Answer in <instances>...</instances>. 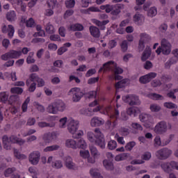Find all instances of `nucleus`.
I'll list each match as a JSON object with an SVG mask.
<instances>
[{
  "label": "nucleus",
  "instance_id": "obj_9",
  "mask_svg": "<svg viewBox=\"0 0 178 178\" xmlns=\"http://www.w3.org/2000/svg\"><path fill=\"white\" fill-rule=\"evenodd\" d=\"M161 168L166 173H170L172 169L178 170V162L171 161L170 163H163L161 164Z\"/></svg>",
  "mask_w": 178,
  "mask_h": 178
},
{
  "label": "nucleus",
  "instance_id": "obj_37",
  "mask_svg": "<svg viewBox=\"0 0 178 178\" xmlns=\"http://www.w3.org/2000/svg\"><path fill=\"white\" fill-rule=\"evenodd\" d=\"M139 119L140 122L143 123H148V122H149V119H151V115L147 114H141L139 115Z\"/></svg>",
  "mask_w": 178,
  "mask_h": 178
},
{
  "label": "nucleus",
  "instance_id": "obj_60",
  "mask_svg": "<svg viewBox=\"0 0 178 178\" xmlns=\"http://www.w3.org/2000/svg\"><path fill=\"white\" fill-rule=\"evenodd\" d=\"M80 156L85 159L87 158H90V152L88 150H81L80 151Z\"/></svg>",
  "mask_w": 178,
  "mask_h": 178
},
{
  "label": "nucleus",
  "instance_id": "obj_59",
  "mask_svg": "<svg viewBox=\"0 0 178 178\" xmlns=\"http://www.w3.org/2000/svg\"><path fill=\"white\" fill-rule=\"evenodd\" d=\"M139 81L141 84H147V83H149V79L148 78V76L145 75V76H140V79H139Z\"/></svg>",
  "mask_w": 178,
  "mask_h": 178
},
{
  "label": "nucleus",
  "instance_id": "obj_21",
  "mask_svg": "<svg viewBox=\"0 0 178 178\" xmlns=\"http://www.w3.org/2000/svg\"><path fill=\"white\" fill-rule=\"evenodd\" d=\"M89 30L91 35L95 38H99V37L101 36V31H99V29H98L97 27L91 26L89 28Z\"/></svg>",
  "mask_w": 178,
  "mask_h": 178
},
{
  "label": "nucleus",
  "instance_id": "obj_42",
  "mask_svg": "<svg viewBox=\"0 0 178 178\" xmlns=\"http://www.w3.org/2000/svg\"><path fill=\"white\" fill-rule=\"evenodd\" d=\"M14 156L17 159H26L27 158L26 155L20 154L17 149H14Z\"/></svg>",
  "mask_w": 178,
  "mask_h": 178
},
{
  "label": "nucleus",
  "instance_id": "obj_23",
  "mask_svg": "<svg viewBox=\"0 0 178 178\" xmlns=\"http://www.w3.org/2000/svg\"><path fill=\"white\" fill-rule=\"evenodd\" d=\"M70 30L72 31H83L84 30V26L81 24H73L70 26Z\"/></svg>",
  "mask_w": 178,
  "mask_h": 178
},
{
  "label": "nucleus",
  "instance_id": "obj_39",
  "mask_svg": "<svg viewBox=\"0 0 178 178\" xmlns=\"http://www.w3.org/2000/svg\"><path fill=\"white\" fill-rule=\"evenodd\" d=\"M120 47L122 52H127V49H129V42L127 40H123L120 44Z\"/></svg>",
  "mask_w": 178,
  "mask_h": 178
},
{
  "label": "nucleus",
  "instance_id": "obj_30",
  "mask_svg": "<svg viewBox=\"0 0 178 178\" xmlns=\"http://www.w3.org/2000/svg\"><path fill=\"white\" fill-rule=\"evenodd\" d=\"M38 126L43 129V127H55V122H51L50 123L46 122H39Z\"/></svg>",
  "mask_w": 178,
  "mask_h": 178
},
{
  "label": "nucleus",
  "instance_id": "obj_18",
  "mask_svg": "<svg viewBox=\"0 0 178 178\" xmlns=\"http://www.w3.org/2000/svg\"><path fill=\"white\" fill-rule=\"evenodd\" d=\"M144 15L138 13H136L134 16V22L136 24H138V26H141L144 23Z\"/></svg>",
  "mask_w": 178,
  "mask_h": 178
},
{
  "label": "nucleus",
  "instance_id": "obj_14",
  "mask_svg": "<svg viewBox=\"0 0 178 178\" xmlns=\"http://www.w3.org/2000/svg\"><path fill=\"white\" fill-rule=\"evenodd\" d=\"M64 160L65 163V166L67 169H70L71 170H76V169H77L76 163L73 162V159H72L70 156H65Z\"/></svg>",
  "mask_w": 178,
  "mask_h": 178
},
{
  "label": "nucleus",
  "instance_id": "obj_5",
  "mask_svg": "<svg viewBox=\"0 0 178 178\" xmlns=\"http://www.w3.org/2000/svg\"><path fill=\"white\" fill-rule=\"evenodd\" d=\"M65 147H67V148H72V149H77V148L86 149V148H87V143H86V140L83 139H79V140L67 139L65 141Z\"/></svg>",
  "mask_w": 178,
  "mask_h": 178
},
{
  "label": "nucleus",
  "instance_id": "obj_61",
  "mask_svg": "<svg viewBox=\"0 0 178 178\" xmlns=\"http://www.w3.org/2000/svg\"><path fill=\"white\" fill-rule=\"evenodd\" d=\"M98 81H99V76L92 77L88 80V84H95V83H98Z\"/></svg>",
  "mask_w": 178,
  "mask_h": 178
},
{
  "label": "nucleus",
  "instance_id": "obj_64",
  "mask_svg": "<svg viewBox=\"0 0 178 178\" xmlns=\"http://www.w3.org/2000/svg\"><path fill=\"white\" fill-rule=\"evenodd\" d=\"M161 80L163 81L169 82L172 80V76L169 74H163L161 76Z\"/></svg>",
  "mask_w": 178,
  "mask_h": 178
},
{
  "label": "nucleus",
  "instance_id": "obj_56",
  "mask_svg": "<svg viewBox=\"0 0 178 178\" xmlns=\"http://www.w3.org/2000/svg\"><path fill=\"white\" fill-rule=\"evenodd\" d=\"M134 147H136V142L131 141V142L128 143L125 145V149H126V151H131V149H133V148H134Z\"/></svg>",
  "mask_w": 178,
  "mask_h": 178
},
{
  "label": "nucleus",
  "instance_id": "obj_51",
  "mask_svg": "<svg viewBox=\"0 0 178 178\" xmlns=\"http://www.w3.org/2000/svg\"><path fill=\"white\" fill-rule=\"evenodd\" d=\"M140 40H142V41H143L145 43L148 42V41L151 40V37H149V35L145 33H140Z\"/></svg>",
  "mask_w": 178,
  "mask_h": 178
},
{
  "label": "nucleus",
  "instance_id": "obj_3",
  "mask_svg": "<svg viewBox=\"0 0 178 178\" xmlns=\"http://www.w3.org/2000/svg\"><path fill=\"white\" fill-rule=\"evenodd\" d=\"M66 108V106L63 101L60 99H58L50 104L47 111L49 113H51L52 115H56L58 112H63Z\"/></svg>",
  "mask_w": 178,
  "mask_h": 178
},
{
  "label": "nucleus",
  "instance_id": "obj_13",
  "mask_svg": "<svg viewBox=\"0 0 178 178\" xmlns=\"http://www.w3.org/2000/svg\"><path fill=\"white\" fill-rule=\"evenodd\" d=\"M40 152H33L29 155V162L32 165H38V162H40Z\"/></svg>",
  "mask_w": 178,
  "mask_h": 178
},
{
  "label": "nucleus",
  "instance_id": "obj_19",
  "mask_svg": "<svg viewBox=\"0 0 178 178\" xmlns=\"http://www.w3.org/2000/svg\"><path fill=\"white\" fill-rule=\"evenodd\" d=\"M112 65L113 66H115V62L114 61H112V60H110L107 63H105L104 65H103V67H101L99 70V73H101L102 72H109V70H111V66H112Z\"/></svg>",
  "mask_w": 178,
  "mask_h": 178
},
{
  "label": "nucleus",
  "instance_id": "obj_53",
  "mask_svg": "<svg viewBox=\"0 0 178 178\" xmlns=\"http://www.w3.org/2000/svg\"><path fill=\"white\" fill-rule=\"evenodd\" d=\"M149 109L152 112H159L161 108V106L156 104H152L150 105Z\"/></svg>",
  "mask_w": 178,
  "mask_h": 178
},
{
  "label": "nucleus",
  "instance_id": "obj_4",
  "mask_svg": "<svg viewBox=\"0 0 178 178\" xmlns=\"http://www.w3.org/2000/svg\"><path fill=\"white\" fill-rule=\"evenodd\" d=\"M79 121L74 120H70L67 124L68 131L71 134H72V137L74 138H80V137L84 134L83 131H79L76 133L77 130H79Z\"/></svg>",
  "mask_w": 178,
  "mask_h": 178
},
{
  "label": "nucleus",
  "instance_id": "obj_54",
  "mask_svg": "<svg viewBox=\"0 0 178 178\" xmlns=\"http://www.w3.org/2000/svg\"><path fill=\"white\" fill-rule=\"evenodd\" d=\"M74 5H76V1L74 0L65 1V6L68 9H72V8H74Z\"/></svg>",
  "mask_w": 178,
  "mask_h": 178
},
{
  "label": "nucleus",
  "instance_id": "obj_45",
  "mask_svg": "<svg viewBox=\"0 0 178 178\" xmlns=\"http://www.w3.org/2000/svg\"><path fill=\"white\" fill-rule=\"evenodd\" d=\"M107 147L108 149H111V151L116 149V147H118V143H116L115 140H111L108 143Z\"/></svg>",
  "mask_w": 178,
  "mask_h": 178
},
{
  "label": "nucleus",
  "instance_id": "obj_15",
  "mask_svg": "<svg viewBox=\"0 0 178 178\" xmlns=\"http://www.w3.org/2000/svg\"><path fill=\"white\" fill-rule=\"evenodd\" d=\"M29 80L30 81H35L38 83V87H44V86H45V81L38 77L36 74H31L29 76Z\"/></svg>",
  "mask_w": 178,
  "mask_h": 178
},
{
  "label": "nucleus",
  "instance_id": "obj_32",
  "mask_svg": "<svg viewBox=\"0 0 178 178\" xmlns=\"http://www.w3.org/2000/svg\"><path fill=\"white\" fill-rule=\"evenodd\" d=\"M127 113L129 116H136L138 113V108L136 107H130L127 110Z\"/></svg>",
  "mask_w": 178,
  "mask_h": 178
},
{
  "label": "nucleus",
  "instance_id": "obj_41",
  "mask_svg": "<svg viewBox=\"0 0 178 178\" xmlns=\"http://www.w3.org/2000/svg\"><path fill=\"white\" fill-rule=\"evenodd\" d=\"M11 94H17L18 95H22L23 94V88L19 87L11 88Z\"/></svg>",
  "mask_w": 178,
  "mask_h": 178
},
{
  "label": "nucleus",
  "instance_id": "obj_11",
  "mask_svg": "<svg viewBox=\"0 0 178 178\" xmlns=\"http://www.w3.org/2000/svg\"><path fill=\"white\" fill-rule=\"evenodd\" d=\"M161 49L162 54L163 55H169L172 52V44L166 39H162L161 40Z\"/></svg>",
  "mask_w": 178,
  "mask_h": 178
},
{
  "label": "nucleus",
  "instance_id": "obj_1",
  "mask_svg": "<svg viewBox=\"0 0 178 178\" xmlns=\"http://www.w3.org/2000/svg\"><path fill=\"white\" fill-rule=\"evenodd\" d=\"M88 140L90 143H93L98 147H101L102 149L105 148V139L104 138V134L99 130V128H96L95 129V134L92 132H88Z\"/></svg>",
  "mask_w": 178,
  "mask_h": 178
},
{
  "label": "nucleus",
  "instance_id": "obj_62",
  "mask_svg": "<svg viewBox=\"0 0 178 178\" xmlns=\"http://www.w3.org/2000/svg\"><path fill=\"white\" fill-rule=\"evenodd\" d=\"M172 55L174 56L171 57L172 59H174L175 62H178V49H175L174 50L172 51Z\"/></svg>",
  "mask_w": 178,
  "mask_h": 178
},
{
  "label": "nucleus",
  "instance_id": "obj_43",
  "mask_svg": "<svg viewBox=\"0 0 178 178\" xmlns=\"http://www.w3.org/2000/svg\"><path fill=\"white\" fill-rule=\"evenodd\" d=\"M46 33L48 34H54L55 33V28L51 23H48L45 28Z\"/></svg>",
  "mask_w": 178,
  "mask_h": 178
},
{
  "label": "nucleus",
  "instance_id": "obj_20",
  "mask_svg": "<svg viewBox=\"0 0 178 178\" xmlns=\"http://www.w3.org/2000/svg\"><path fill=\"white\" fill-rule=\"evenodd\" d=\"M47 6L49 8L46 10L45 15L52 16V15H54V10L52 9H54V8H55L56 6L55 1H47Z\"/></svg>",
  "mask_w": 178,
  "mask_h": 178
},
{
  "label": "nucleus",
  "instance_id": "obj_35",
  "mask_svg": "<svg viewBox=\"0 0 178 178\" xmlns=\"http://www.w3.org/2000/svg\"><path fill=\"white\" fill-rule=\"evenodd\" d=\"M176 63H177V61L175 60V58H169L168 60H167V62L164 64V67L165 69H170V67H172V65H176Z\"/></svg>",
  "mask_w": 178,
  "mask_h": 178
},
{
  "label": "nucleus",
  "instance_id": "obj_57",
  "mask_svg": "<svg viewBox=\"0 0 178 178\" xmlns=\"http://www.w3.org/2000/svg\"><path fill=\"white\" fill-rule=\"evenodd\" d=\"M67 122V118L66 117L60 119L59 120V127L61 129H65L66 127V122Z\"/></svg>",
  "mask_w": 178,
  "mask_h": 178
},
{
  "label": "nucleus",
  "instance_id": "obj_63",
  "mask_svg": "<svg viewBox=\"0 0 178 178\" xmlns=\"http://www.w3.org/2000/svg\"><path fill=\"white\" fill-rule=\"evenodd\" d=\"M49 40L50 41L59 42L60 41V36H59V35L53 34L50 35Z\"/></svg>",
  "mask_w": 178,
  "mask_h": 178
},
{
  "label": "nucleus",
  "instance_id": "obj_26",
  "mask_svg": "<svg viewBox=\"0 0 178 178\" xmlns=\"http://www.w3.org/2000/svg\"><path fill=\"white\" fill-rule=\"evenodd\" d=\"M9 99V92H0V100L3 104H6Z\"/></svg>",
  "mask_w": 178,
  "mask_h": 178
},
{
  "label": "nucleus",
  "instance_id": "obj_6",
  "mask_svg": "<svg viewBox=\"0 0 178 178\" xmlns=\"http://www.w3.org/2000/svg\"><path fill=\"white\" fill-rule=\"evenodd\" d=\"M168 129L170 130L172 129V124H167L165 121H161L155 127V131L157 134H163L168 131Z\"/></svg>",
  "mask_w": 178,
  "mask_h": 178
},
{
  "label": "nucleus",
  "instance_id": "obj_49",
  "mask_svg": "<svg viewBox=\"0 0 178 178\" xmlns=\"http://www.w3.org/2000/svg\"><path fill=\"white\" fill-rule=\"evenodd\" d=\"M52 168H55V169H60L63 168V164L61 161L57 160L52 163Z\"/></svg>",
  "mask_w": 178,
  "mask_h": 178
},
{
  "label": "nucleus",
  "instance_id": "obj_16",
  "mask_svg": "<svg viewBox=\"0 0 178 178\" xmlns=\"http://www.w3.org/2000/svg\"><path fill=\"white\" fill-rule=\"evenodd\" d=\"M1 31L3 34H7L8 35V38H12L15 34V27L12 25H8V27L6 25H3L1 28Z\"/></svg>",
  "mask_w": 178,
  "mask_h": 178
},
{
  "label": "nucleus",
  "instance_id": "obj_12",
  "mask_svg": "<svg viewBox=\"0 0 178 178\" xmlns=\"http://www.w3.org/2000/svg\"><path fill=\"white\" fill-rule=\"evenodd\" d=\"M70 92L72 94V101L74 102H79V101H80L81 97L84 95L79 88H72L70 90Z\"/></svg>",
  "mask_w": 178,
  "mask_h": 178
},
{
  "label": "nucleus",
  "instance_id": "obj_40",
  "mask_svg": "<svg viewBox=\"0 0 178 178\" xmlns=\"http://www.w3.org/2000/svg\"><path fill=\"white\" fill-rule=\"evenodd\" d=\"M119 118V110L115 109L113 114H111L110 115V119H114L113 121V126H116V120H118V118Z\"/></svg>",
  "mask_w": 178,
  "mask_h": 178
},
{
  "label": "nucleus",
  "instance_id": "obj_17",
  "mask_svg": "<svg viewBox=\"0 0 178 178\" xmlns=\"http://www.w3.org/2000/svg\"><path fill=\"white\" fill-rule=\"evenodd\" d=\"M105 123V121L100 118L94 117L90 120V125L92 127H99V126H102Z\"/></svg>",
  "mask_w": 178,
  "mask_h": 178
},
{
  "label": "nucleus",
  "instance_id": "obj_2",
  "mask_svg": "<svg viewBox=\"0 0 178 178\" xmlns=\"http://www.w3.org/2000/svg\"><path fill=\"white\" fill-rule=\"evenodd\" d=\"M2 141L3 144V148L5 149H10V143H12V144H18V145H23L24 143H26V140L17 138V136L15 135H12L10 136V138H8V136L4 135L2 138Z\"/></svg>",
  "mask_w": 178,
  "mask_h": 178
},
{
  "label": "nucleus",
  "instance_id": "obj_25",
  "mask_svg": "<svg viewBox=\"0 0 178 178\" xmlns=\"http://www.w3.org/2000/svg\"><path fill=\"white\" fill-rule=\"evenodd\" d=\"M103 165L107 170H113V163L111 159L103 161Z\"/></svg>",
  "mask_w": 178,
  "mask_h": 178
},
{
  "label": "nucleus",
  "instance_id": "obj_27",
  "mask_svg": "<svg viewBox=\"0 0 178 178\" xmlns=\"http://www.w3.org/2000/svg\"><path fill=\"white\" fill-rule=\"evenodd\" d=\"M32 82L33 83L30 85V80H26V84L27 87H29L28 91H29V92H34V91H35V88H37V83L35 81Z\"/></svg>",
  "mask_w": 178,
  "mask_h": 178
},
{
  "label": "nucleus",
  "instance_id": "obj_38",
  "mask_svg": "<svg viewBox=\"0 0 178 178\" xmlns=\"http://www.w3.org/2000/svg\"><path fill=\"white\" fill-rule=\"evenodd\" d=\"M149 98L154 99V101H159V99H163V97L159 94L150 93L148 95Z\"/></svg>",
  "mask_w": 178,
  "mask_h": 178
},
{
  "label": "nucleus",
  "instance_id": "obj_55",
  "mask_svg": "<svg viewBox=\"0 0 178 178\" xmlns=\"http://www.w3.org/2000/svg\"><path fill=\"white\" fill-rule=\"evenodd\" d=\"M131 127L134 130H136V131H143V126L137 122L132 123Z\"/></svg>",
  "mask_w": 178,
  "mask_h": 178
},
{
  "label": "nucleus",
  "instance_id": "obj_8",
  "mask_svg": "<svg viewBox=\"0 0 178 178\" xmlns=\"http://www.w3.org/2000/svg\"><path fill=\"white\" fill-rule=\"evenodd\" d=\"M122 101L126 104H129L131 106H133V105H140V99H138V97L134 95L122 96Z\"/></svg>",
  "mask_w": 178,
  "mask_h": 178
},
{
  "label": "nucleus",
  "instance_id": "obj_44",
  "mask_svg": "<svg viewBox=\"0 0 178 178\" xmlns=\"http://www.w3.org/2000/svg\"><path fill=\"white\" fill-rule=\"evenodd\" d=\"M152 158V154L149 152H145L142 155H141V159L143 161H149Z\"/></svg>",
  "mask_w": 178,
  "mask_h": 178
},
{
  "label": "nucleus",
  "instance_id": "obj_48",
  "mask_svg": "<svg viewBox=\"0 0 178 178\" xmlns=\"http://www.w3.org/2000/svg\"><path fill=\"white\" fill-rule=\"evenodd\" d=\"M30 103V98L27 97L22 106V112H27V108L29 106V104Z\"/></svg>",
  "mask_w": 178,
  "mask_h": 178
},
{
  "label": "nucleus",
  "instance_id": "obj_10",
  "mask_svg": "<svg viewBox=\"0 0 178 178\" xmlns=\"http://www.w3.org/2000/svg\"><path fill=\"white\" fill-rule=\"evenodd\" d=\"M171 154L172 150L165 147L158 150L156 153V156H157L159 159L163 161L164 159H168V157L170 156Z\"/></svg>",
  "mask_w": 178,
  "mask_h": 178
},
{
  "label": "nucleus",
  "instance_id": "obj_47",
  "mask_svg": "<svg viewBox=\"0 0 178 178\" xmlns=\"http://www.w3.org/2000/svg\"><path fill=\"white\" fill-rule=\"evenodd\" d=\"M156 13H158L156 8L152 7L147 12V16H149V17H154V16H156Z\"/></svg>",
  "mask_w": 178,
  "mask_h": 178
},
{
  "label": "nucleus",
  "instance_id": "obj_31",
  "mask_svg": "<svg viewBox=\"0 0 178 178\" xmlns=\"http://www.w3.org/2000/svg\"><path fill=\"white\" fill-rule=\"evenodd\" d=\"M6 19L8 22H15L16 20V13L14 10L8 12L6 15Z\"/></svg>",
  "mask_w": 178,
  "mask_h": 178
},
{
  "label": "nucleus",
  "instance_id": "obj_52",
  "mask_svg": "<svg viewBox=\"0 0 178 178\" xmlns=\"http://www.w3.org/2000/svg\"><path fill=\"white\" fill-rule=\"evenodd\" d=\"M85 97L91 99L92 98H97V90L90 91L85 94Z\"/></svg>",
  "mask_w": 178,
  "mask_h": 178
},
{
  "label": "nucleus",
  "instance_id": "obj_34",
  "mask_svg": "<svg viewBox=\"0 0 178 178\" xmlns=\"http://www.w3.org/2000/svg\"><path fill=\"white\" fill-rule=\"evenodd\" d=\"M129 158V154L127 153H122L115 156V161L117 162H120V161H125Z\"/></svg>",
  "mask_w": 178,
  "mask_h": 178
},
{
  "label": "nucleus",
  "instance_id": "obj_7",
  "mask_svg": "<svg viewBox=\"0 0 178 178\" xmlns=\"http://www.w3.org/2000/svg\"><path fill=\"white\" fill-rule=\"evenodd\" d=\"M22 56V51L10 50L8 52L1 55L2 60H8V59H17Z\"/></svg>",
  "mask_w": 178,
  "mask_h": 178
},
{
  "label": "nucleus",
  "instance_id": "obj_24",
  "mask_svg": "<svg viewBox=\"0 0 178 178\" xmlns=\"http://www.w3.org/2000/svg\"><path fill=\"white\" fill-rule=\"evenodd\" d=\"M149 56H151V48L147 47L143 53L141 60L143 62H145V60H147Z\"/></svg>",
  "mask_w": 178,
  "mask_h": 178
},
{
  "label": "nucleus",
  "instance_id": "obj_58",
  "mask_svg": "<svg viewBox=\"0 0 178 178\" xmlns=\"http://www.w3.org/2000/svg\"><path fill=\"white\" fill-rule=\"evenodd\" d=\"M15 170H16L15 168H8L4 172V176L6 177H9V176H10V175H12V173H13V172H15Z\"/></svg>",
  "mask_w": 178,
  "mask_h": 178
},
{
  "label": "nucleus",
  "instance_id": "obj_28",
  "mask_svg": "<svg viewBox=\"0 0 178 178\" xmlns=\"http://www.w3.org/2000/svg\"><path fill=\"white\" fill-rule=\"evenodd\" d=\"M122 10V6L120 4H116L113 6V10L111 12V15L113 16H118L119 13H120Z\"/></svg>",
  "mask_w": 178,
  "mask_h": 178
},
{
  "label": "nucleus",
  "instance_id": "obj_22",
  "mask_svg": "<svg viewBox=\"0 0 178 178\" xmlns=\"http://www.w3.org/2000/svg\"><path fill=\"white\" fill-rule=\"evenodd\" d=\"M128 81H129V79H124L118 81V83H116L115 85L116 92H118L120 88H124Z\"/></svg>",
  "mask_w": 178,
  "mask_h": 178
},
{
  "label": "nucleus",
  "instance_id": "obj_46",
  "mask_svg": "<svg viewBox=\"0 0 178 178\" xmlns=\"http://www.w3.org/2000/svg\"><path fill=\"white\" fill-rule=\"evenodd\" d=\"M163 106L167 109H177V105L172 102H165Z\"/></svg>",
  "mask_w": 178,
  "mask_h": 178
},
{
  "label": "nucleus",
  "instance_id": "obj_36",
  "mask_svg": "<svg viewBox=\"0 0 178 178\" xmlns=\"http://www.w3.org/2000/svg\"><path fill=\"white\" fill-rule=\"evenodd\" d=\"M43 140L44 143H51L54 140V135L51 133L44 134L43 136Z\"/></svg>",
  "mask_w": 178,
  "mask_h": 178
},
{
  "label": "nucleus",
  "instance_id": "obj_50",
  "mask_svg": "<svg viewBox=\"0 0 178 178\" xmlns=\"http://www.w3.org/2000/svg\"><path fill=\"white\" fill-rule=\"evenodd\" d=\"M57 149H59V145H54L47 147L46 148H44V152H49L51 151H56Z\"/></svg>",
  "mask_w": 178,
  "mask_h": 178
},
{
  "label": "nucleus",
  "instance_id": "obj_29",
  "mask_svg": "<svg viewBox=\"0 0 178 178\" xmlns=\"http://www.w3.org/2000/svg\"><path fill=\"white\" fill-rule=\"evenodd\" d=\"M108 23H109V20H108V19L102 21V22H101L98 19L95 20V24H96V26H98V27H99L101 29V30H104L105 29V26H106V24H108Z\"/></svg>",
  "mask_w": 178,
  "mask_h": 178
},
{
  "label": "nucleus",
  "instance_id": "obj_33",
  "mask_svg": "<svg viewBox=\"0 0 178 178\" xmlns=\"http://www.w3.org/2000/svg\"><path fill=\"white\" fill-rule=\"evenodd\" d=\"M90 151L92 156H93V158L95 159L98 158V156H99L100 155L99 152H98V149H97V147L92 145L90 146Z\"/></svg>",
  "mask_w": 178,
  "mask_h": 178
}]
</instances>
